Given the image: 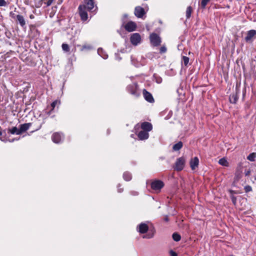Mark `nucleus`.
<instances>
[{"mask_svg": "<svg viewBox=\"0 0 256 256\" xmlns=\"http://www.w3.org/2000/svg\"><path fill=\"white\" fill-rule=\"evenodd\" d=\"M126 90L128 93L136 98H138L140 95V92L138 90V86L136 83H132L128 85L126 87Z\"/></svg>", "mask_w": 256, "mask_h": 256, "instance_id": "nucleus-1", "label": "nucleus"}, {"mask_svg": "<svg viewBox=\"0 0 256 256\" xmlns=\"http://www.w3.org/2000/svg\"><path fill=\"white\" fill-rule=\"evenodd\" d=\"M150 43L154 46H160L162 42L161 38L156 33H152L150 34Z\"/></svg>", "mask_w": 256, "mask_h": 256, "instance_id": "nucleus-2", "label": "nucleus"}, {"mask_svg": "<svg viewBox=\"0 0 256 256\" xmlns=\"http://www.w3.org/2000/svg\"><path fill=\"white\" fill-rule=\"evenodd\" d=\"M185 164V159L183 157H180L178 158L176 162L175 165L174 166V168L175 170L177 171L182 170Z\"/></svg>", "mask_w": 256, "mask_h": 256, "instance_id": "nucleus-3", "label": "nucleus"}, {"mask_svg": "<svg viewBox=\"0 0 256 256\" xmlns=\"http://www.w3.org/2000/svg\"><path fill=\"white\" fill-rule=\"evenodd\" d=\"M78 13L82 21H86L88 20V16L86 9V6L80 5L78 8Z\"/></svg>", "mask_w": 256, "mask_h": 256, "instance_id": "nucleus-4", "label": "nucleus"}, {"mask_svg": "<svg viewBox=\"0 0 256 256\" xmlns=\"http://www.w3.org/2000/svg\"><path fill=\"white\" fill-rule=\"evenodd\" d=\"M164 183L160 180H155L151 183V188L156 191H160L164 186Z\"/></svg>", "mask_w": 256, "mask_h": 256, "instance_id": "nucleus-5", "label": "nucleus"}, {"mask_svg": "<svg viewBox=\"0 0 256 256\" xmlns=\"http://www.w3.org/2000/svg\"><path fill=\"white\" fill-rule=\"evenodd\" d=\"M64 139V135L62 133L60 132H56L52 134V140L56 144L60 143Z\"/></svg>", "mask_w": 256, "mask_h": 256, "instance_id": "nucleus-6", "label": "nucleus"}, {"mask_svg": "<svg viewBox=\"0 0 256 256\" xmlns=\"http://www.w3.org/2000/svg\"><path fill=\"white\" fill-rule=\"evenodd\" d=\"M256 35V30H248L246 33V36L244 40L246 42L252 43L253 42V38Z\"/></svg>", "mask_w": 256, "mask_h": 256, "instance_id": "nucleus-7", "label": "nucleus"}, {"mask_svg": "<svg viewBox=\"0 0 256 256\" xmlns=\"http://www.w3.org/2000/svg\"><path fill=\"white\" fill-rule=\"evenodd\" d=\"M131 43L134 45L136 46L141 40V36L138 33H134L132 34L130 38Z\"/></svg>", "mask_w": 256, "mask_h": 256, "instance_id": "nucleus-8", "label": "nucleus"}, {"mask_svg": "<svg viewBox=\"0 0 256 256\" xmlns=\"http://www.w3.org/2000/svg\"><path fill=\"white\" fill-rule=\"evenodd\" d=\"M134 14L137 18H142L146 14V12L142 6H137L134 8Z\"/></svg>", "mask_w": 256, "mask_h": 256, "instance_id": "nucleus-9", "label": "nucleus"}, {"mask_svg": "<svg viewBox=\"0 0 256 256\" xmlns=\"http://www.w3.org/2000/svg\"><path fill=\"white\" fill-rule=\"evenodd\" d=\"M142 94L146 100L150 103L154 102V100L151 93L147 91L146 89L142 90Z\"/></svg>", "mask_w": 256, "mask_h": 256, "instance_id": "nucleus-10", "label": "nucleus"}, {"mask_svg": "<svg viewBox=\"0 0 256 256\" xmlns=\"http://www.w3.org/2000/svg\"><path fill=\"white\" fill-rule=\"evenodd\" d=\"M136 24L132 21L128 22L124 26V28L128 32H132L136 30Z\"/></svg>", "mask_w": 256, "mask_h": 256, "instance_id": "nucleus-11", "label": "nucleus"}, {"mask_svg": "<svg viewBox=\"0 0 256 256\" xmlns=\"http://www.w3.org/2000/svg\"><path fill=\"white\" fill-rule=\"evenodd\" d=\"M138 231L140 234H145L148 230V226L144 223H141L137 226Z\"/></svg>", "mask_w": 256, "mask_h": 256, "instance_id": "nucleus-12", "label": "nucleus"}, {"mask_svg": "<svg viewBox=\"0 0 256 256\" xmlns=\"http://www.w3.org/2000/svg\"><path fill=\"white\" fill-rule=\"evenodd\" d=\"M141 128L143 130L148 132L152 130V125L149 122H144L141 124Z\"/></svg>", "mask_w": 256, "mask_h": 256, "instance_id": "nucleus-13", "label": "nucleus"}, {"mask_svg": "<svg viewBox=\"0 0 256 256\" xmlns=\"http://www.w3.org/2000/svg\"><path fill=\"white\" fill-rule=\"evenodd\" d=\"M94 0H84L85 4L82 5L86 6V9L88 10H92L94 8Z\"/></svg>", "mask_w": 256, "mask_h": 256, "instance_id": "nucleus-14", "label": "nucleus"}, {"mask_svg": "<svg viewBox=\"0 0 256 256\" xmlns=\"http://www.w3.org/2000/svg\"><path fill=\"white\" fill-rule=\"evenodd\" d=\"M239 92V90L236 88V93L230 95L229 99L230 103L234 104L236 103L238 98V94Z\"/></svg>", "mask_w": 256, "mask_h": 256, "instance_id": "nucleus-15", "label": "nucleus"}, {"mask_svg": "<svg viewBox=\"0 0 256 256\" xmlns=\"http://www.w3.org/2000/svg\"><path fill=\"white\" fill-rule=\"evenodd\" d=\"M32 126V123H25L24 124H22L20 125L19 128L20 134L22 133L26 132L27 130H28L30 127Z\"/></svg>", "mask_w": 256, "mask_h": 256, "instance_id": "nucleus-16", "label": "nucleus"}, {"mask_svg": "<svg viewBox=\"0 0 256 256\" xmlns=\"http://www.w3.org/2000/svg\"><path fill=\"white\" fill-rule=\"evenodd\" d=\"M138 137L140 140H147L149 137V134L146 131L141 130L138 133Z\"/></svg>", "mask_w": 256, "mask_h": 256, "instance_id": "nucleus-17", "label": "nucleus"}, {"mask_svg": "<svg viewBox=\"0 0 256 256\" xmlns=\"http://www.w3.org/2000/svg\"><path fill=\"white\" fill-rule=\"evenodd\" d=\"M199 164V160L198 157H194L192 159L190 162V166L192 170H194L198 166Z\"/></svg>", "mask_w": 256, "mask_h": 256, "instance_id": "nucleus-18", "label": "nucleus"}, {"mask_svg": "<svg viewBox=\"0 0 256 256\" xmlns=\"http://www.w3.org/2000/svg\"><path fill=\"white\" fill-rule=\"evenodd\" d=\"M8 132L12 134L20 135V128H17L16 126H13L12 128H8L7 129Z\"/></svg>", "mask_w": 256, "mask_h": 256, "instance_id": "nucleus-19", "label": "nucleus"}, {"mask_svg": "<svg viewBox=\"0 0 256 256\" xmlns=\"http://www.w3.org/2000/svg\"><path fill=\"white\" fill-rule=\"evenodd\" d=\"M16 20L18 21V23L20 24V26L22 28L26 27V21H25V20H24V16L22 15L18 14V15H16Z\"/></svg>", "mask_w": 256, "mask_h": 256, "instance_id": "nucleus-20", "label": "nucleus"}, {"mask_svg": "<svg viewBox=\"0 0 256 256\" xmlns=\"http://www.w3.org/2000/svg\"><path fill=\"white\" fill-rule=\"evenodd\" d=\"M242 170L241 168H238L235 172L234 180L238 182L242 178Z\"/></svg>", "mask_w": 256, "mask_h": 256, "instance_id": "nucleus-21", "label": "nucleus"}, {"mask_svg": "<svg viewBox=\"0 0 256 256\" xmlns=\"http://www.w3.org/2000/svg\"><path fill=\"white\" fill-rule=\"evenodd\" d=\"M183 146V143L181 141L178 142V143L174 144L172 146V150L174 151H178L180 150Z\"/></svg>", "mask_w": 256, "mask_h": 256, "instance_id": "nucleus-22", "label": "nucleus"}, {"mask_svg": "<svg viewBox=\"0 0 256 256\" xmlns=\"http://www.w3.org/2000/svg\"><path fill=\"white\" fill-rule=\"evenodd\" d=\"M6 130H2V128L0 126V140L2 141H6Z\"/></svg>", "mask_w": 256, "mask_h": 256, "instance_id": "nucleus-23", "label": "nucleus"}, {"mask_svg": "<svg viewBox=\"0 0 256 256\" xmlns=\"http://www.w3.org/2000/svg\"><path fill=\"white\" fill-rule=\"evenodd\" d=\"M132 174L128 172H126L123 174V178L126 181H130L132 179Z\"/></svg>", "mask_w": 256, "mask_h": 256, "instance_id": "nucleus-24", "label": "nucleus"}, {"mask_svg": "<svg viewBox=\"0 0 256 256\" xmlns=\"http://www.w3.org/2000/svg\"><path fill=\"white\" fill-rule=\"evenodd\" d=\"M218 164L222 166H228V162L224 158L220 159L218 161Z\"/></svg>", "mask_w": 256, "mask_h": 256, "instance_id": "nucleus-25", "label": "nucleus"}, {"mask_svg": "<svg viewBox=\"0 0 256 256\" xmlns=\"http://www.w3.org/2000/svg\"><path fill=\"white\" fill-rule=\"evenodd\" d=\"M256 158V152L250 153L248 156L247 159L250 162H254Z\"/></svg>", "mask_w": 256, "mask_h": 256, "instance_id": "nucleus-26", "label": "nucleus"}, {"mask_svg": "<svg viewBox=\"0 0 256 256\" xmlns=\"http://www.w3.org/2000/svg\"><path fill=\"white\" fill-rule=\"evenodd\" d=\"M173 240L176 242H179L181 239V236L178 232H174L172 236Z\"/></svg>", "mask_w": 256, "mask_h": 256, "instance_id": "nucleus-27", "label": "nucleus"}, {"mask_svg": "<svg viewBox=\"0 0 256 256\" xmlns=\"http://www.w3.org/2000/svg\"><path fill=\"white\" fill-rule=\"evenodd\" d=\"M192 11V6H188L186 10V18H189L191 16V14Z\"/></svg>", "mask_w": 256, "mask_h": 256, "instance_id": "nucleus-28", "label": "nucleus"}, {"mask_svg": "<svg viewBox=\"0 0 256 256\" xmlns=\"http://www.w3.org/2000/svg\"><path fill=\"white\" fill-rule=\"evenodd\" d=\"M210 0H202L201 3H200V8L202 10H204L206 8V6L208 4V2H210Z\"/></svg>", "mask_w": 256, "mask_h": 256, "instance_id": "nucleus-29", "label": "nucleus"}, {"mask_svg": "<svg viewBox=\"0 0 256 256\" xmlns=\"http://www.w3.org/2000/svg\"><path fill=\"white\" fill-rule=\"evenodd\" d=\"M189 58L186 56H183L182 57V63L184 64L185 66H187L188 62H189Z\"/></svg>", "mask_w": 256, "mask_h": 256, "instance_id": "nucleus-30", "label": "nucleus"}, {"mask_svg": "<svg viewBox=\"0 0 256 256\" xmlns=\"http://www.w3.org/2000/svg\"><path fill=\"white\" fill-rule=\"evenodd\" d=\"M154 78L156 80V82L158 84H160L162 82V78L160 76H158L156 74H154Z\"/></svg>", "mask_w": 256, "mask_h": 256, "instance_id": "nucleus-31", "label": "nucleus"}, {"mask_svg": "<svg viewBox=\"0 0 256 256\" xmlns=\"http://www.w3.org/2000/svg\"><path fill=\"white\" fill-rule=\"evenodd\" d=\"M57 103H58L57 100H55L51 104V107L52 108L51 110H50L49 112H48V113H47L48 114L50 115L51 114L52 111L54 110V109L55 108L56 106V105Z\"/></svg>", "mask_w": 256, "mask_h": 256, "instance_id": "nucleus-32", "label": "nucleus"}, {"mask_svg": "<svg viewBox=\"0 0 256 256\" xmlns=\"http://www.w3.org/2000/svg\"><path fill=\"white\" fill-rule=\"evenodd\" d=\"M62 49L64 51L66 52H68L70 51V48L68 44H62Z\"/></svg>", "mask_w": 256, "mask_h": 256, "instance_id": "nucleus-33", "label": "nucleus"}, {"mask_svg": "<svg viewBox=\"0 0 256 256\" xmlns=\"http://www.w3.org/2000/svg\"><path fill=\"white\" fill-rule=\"evenodd\" d=\"M154 232H155L154 230H152V234L149 232L148 234L146 236H143V238H153L154 236Z\"/></svg>", "mask_w": 256, "mask_h": 256, "instance_id": "nucleus-34", "label": "nucleus"}, {"mask_svg": "<svg viewBox=\"0 0 256 256\" xmlns=\"http://www.w3.org/2000/svg\"><path fill=\"white\" fill-rule=\"evenodd\" d=\"M244 190L246 192H248L252 190V188L251 186L248 185L244 186Z\"/></svg>", "mask_w": 256, "mask_h": 256, "instance_id": "nucleus-35", "label": "nucleus"}, {"mask_svg": "<svg viewBox=\"0 0 256 256\" xmlns=\"http://www.w3.org/2000/svg\"><path fill=\"white\" fill-rule=\"evenodd\" d=\"M230 198L232 204L235 206L236 204V198L234 195H230Z\"/></svg>", "mask_w": 256, "mask_h": 256, "instance_id": "nucleus-36", "label": "nucleus"}, {"mask_svg": "<svg viewBox=\"0 0 256 256\" xmlns=\"http://www.w3.org/2000/svg\"><path fill=\"white\" fill-rule=\"evenodd\" d=\"M91 48V46H87V45H84L82 46L80 50L82 51L84 50H90Z\"/></svg>", "mask_w": 256, "mask_h": 256, "instance_id": "nucleus-37", "label": "nucleus"}, {"mask_svg": "<svg viewBox=\"0 0 256 256\" xmlns=\"http://www.w3.org/2000/svg\"><path fill=\"white\" fill-rule=\"evenodd\" d=\"M166 48L164 46H162L160 49V54H164L166 52Z\"/></svg>", "mask_w": 256, "mask_h": 256, "instance_id": "nucleus-38", "label": "nucleus"}, {"mask_svg": "<svg viewBox=\"0 0 256 256\" xmlns=\"http://www.w3.org/2000/svg\"><path fill=\"white\" fill-rule=\"evenodd\" d=\"M118 192L120 193L124 191V188H122V185L118 184L117 186Z\"/></svg>", "mask_w": 256, "mask_h": 256, "instance_id": "nucleus-39", "label": "nucleus"}, {"mask_svg": "<svg viewBox=\"0 0 256 256\" xmlns=\"http://www.w3.org/2000/svg\"><path fill=\"white\" fill-rule=\"evenodd\" d=\"M128 17V15L127 14H124L123 15V17L122 18V21L123 24H124L126 22Z\"/></svg>", "mask_w": 256, "mask_h": 256, "instance_id": "nucleus-40", "label": "nucleus"}, {"mask_svg": "<svg viewBox=\"0 0 256 256\" xmlns=\"http://www.w3.org/2000/svg\"><path fill=\"white\" fill-rule=\"evenodd\" d=\"M6 5L5 0H0V6H4Z\"/></svg>", "mask_w": 256, "mask_h": 256, "instance_id": "nucleus-41", "label": "nucleus"}, {"mask_svg": "<svg viewBox=\"0 0 256 256\" xmlns=\"http://www.w3.org/2000/svg\"><path fill=\"white\" fill-rule=\"evenodd\" d=\"M170 256H178V254H176V252L172 250H170Z\"/></svg>", "mask_w": 256, "mask_h": 256, "instance_id": "nucleus-42", "label": "nucleus"}, {"mask_svg": "<svg viewBox=\"0 0 256 256\" xmlns=\"http://www.w3.org/2000/svg\"><path fill=\"white\" fill-rule=\"evenodd\" d=\"M230 194V195H234V194H237V192L235 190H228Z\"/></svg>", "mask_w": 256, "mask_h": 256, "instance_id": "nucleus-43", "label": "nucleus"}, {"mask_svg": "<svg viewBox=\"0 0 256 256\" xmlns=\"http://www.w3.org/2000/svg\"><path fill=\"white\" fill-rule=\"evenodd\" d=\"M54 0H48L46 3L47 6H50L52 4Z\"/></svg>", "mask_w": 256, "mask_h": 256, "instance_id": "nucleus-44", "label": "nucleus"}, {"mask_svg": "<svg viewBox=\"0 0 256 256\" xmlns=\"http://www.w3.org/2000/svg\"><path fill=\"white\" fill-rule=\"evenodd\" d=\"M250 170H246L245 172H244V174H245V176H248L250 174Z\"/></svg>", "mask_w": 256, "mask_h": 256, "instance_id": "nucleus-45", "label": "nucleus"}, {"mask_svg": "<svg viewBox=\"0 0 256 256\" xmlns=\"http://www.w3.org/2000/svg\"><path fill=\"white\" fill-rule=\"evenodd\" d=\"M130 194L133 196H137L138 195V192L135 191H132L130 192Z\"/></svg>", "mask_w": 256, "mask_h": 256, "instance_id": "nucleus-46", "label": "nucleus"}, {"mask_svg": "<svg viewBox=\"0 0 256 256\" xmlns=\"http://www.w3.org/2000/svg\"><path fill=\"white\" fill-rule=\"evenodd\" d=\"M164 220L166 221V222H168L169 221V218L168 217V216H166L164 218Z\"/></svg>", "mask_w": 256, "mask_h": 256, "instance_id": "nucleus-47", "label": "nucleus"}, {"mask_svg": "<svg viewBox=\"0 0 256 256\" xmlns=\"http://www.w3.org/2000/svg\"><path fill=\"white\" fill-rule=\"evenodd\" d=\"M100 51H102V49L101 48H98V52L99 54H100Z\"/></svg>", "mask_w": 256, "mask_h": 256, "instance_id": "nucleus-48", "label": "nucleus"}, {"mask_svg": "<svg viewBox=\"0 0 256 256\" xmlns=\"http://www.w3.org/2000/svg\"><path fill=\"white\" fill-rule=\"evenodd\" d=\"M30 18H31V19L34 18V15L31 14V15L30 16Z\"/></svg>", "mask_w": 256, "mask_h": 256, "instance_id": "nucleus-49", "label": "nucleus"}, {"mask_svg": "<svg viewBox=\"0 0 256 256\" xmlns=\"http://www.w3.org/2000/svg\"><path fill=\"white\" fill-rule=\"evenodd\" d=\"M42 127V125L40 124V126H38V127L36 129V130H40Z\"/></svg>", "mask_w": 256, "mask_h": 256, "instance_id": "nucleus-50", "label": "nucleus"}, {"mask_svg": "<svg viewBox=\"0 0 256 256\" xmlns=\"http://www.w3.org/2000/svg\"><path fill=\"white\" fill-rule=\"evenodd\" d=\"M16 139L15 138H13L12 140H9V142H13Z\"/></svg>", "mask_w": 256, "mask_h": 256, "instance_id": "nucleus-51", "label": "nucleus"}, {"mask_svg": "<svg viewBox=\"0 0 256 256\" xmlns=\"http://www.w3.org/2000/svg\"><path fill=\"white\" fill-rule=\"evenodd\" d=\"M254 179L255 180H256V175L254 176Z\"/></svg>", "mask_w": 256, "mask_h": 256, "instance_id": "nucleus-52", "label": "nucleus"}, {"mask_svg": "<svg viewBox=\"0 0 256 256\" xmlns=\"http://www.w3.org/2000/svg\"><path fill=\"white\" fill-rule=\"evenodd\" d=\"M118 60H121V58H120V57H118Z\"/></svg>", "mask_w": 256, "mask_h": 256, "instance_id": "nucleus-53", "label": "nucleus"}]
</instances>
